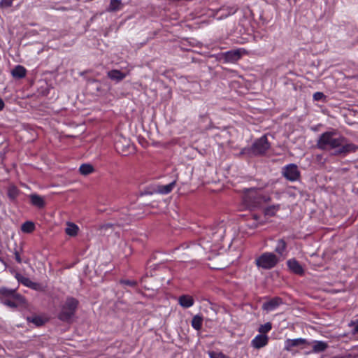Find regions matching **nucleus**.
I'll return each instance as SVG.
<instances>
[{
    "mask_svg": "<svg viewBox=\"0 0 358 358\" xmlns=\"http://www.w3.org/2000/svg\"><path fill=\"white\" fill-rule=\"evenodd\" d=\"M19 190L15 187H10L8 191V195L9 198L14 200L18 195Z\"/></svg>",
    "mask_w": 358,
    "mask_h": 358,
    "instance_id": "7c9ffc66",
    "label": "nucleus"
},
{
    "mask_svg": "<svg viewBox=\"0 0 358 358\" xmlns=\"http://www.w3.org/2000/svg\"><path fill=\"white\" fill-rule=\"evenodd\" d=\"M209 355L210 358H228L221 352H209Z\"/></svg>",
    "mask_w": 358,
    "mask_h": 358,
    "instance_id": "c9c22d12",
    "label": "nucleus"
},
{
    "mask_svg": "<svg viewBox=\"0 0 358 358\" xmlns=\"http://www.w3.org/2000/svg\"><path fill=\"white\" fill-rule=\"evenodd\" d=\"M79 171L82 175L87 176L94 171V167L90 164H83L80 166Z\"/></svg>",
    "mask_w": 358,
    "mask_h": 358,
    "instance_id": "bb28decb",
    "label": "nucleus"
},
{
    "mask_svg": "<svg viewBox=\"0 0 358 358\" xmlns=\"http://www.w3.org/2000/svg\"><path fill=\"white\" fill-rule=\"evenodd\" d=\"M78 229V227L76 224L74 223L68 222L65 232L70 236H75L77 235Z\"/></svg>",
    "mask_w": 358,
    "mask_h": 358,
    "instance_id": "393cba45",
    "label": "nucleus"
},
{
    "mask_svg": "<svg viewBox=\"0 0 358 358\" xmlns=\"http://www.w3.org/2000/svg\"><path fill=\"white\" fill-rule=\"evenodd\" d=\"M310 343L304 338L287 339L285 342V350L292 351L294 348L309 345Z\"/></svg>",
    "mask_w": 358,
    "mask_h": 358,
    "instance_id": "6e6552de",
    "label": "nucleus"
},
{
    "mask_svg": "<svg viewBox=\"0 0 358 358\" xmlns=\"http://www.w3.org/2000/svg\"><path fill=\"white\" fill-rule=\"evenodd\" d=\"M353 325L355 327H354V329L352 330V333L353 334L358 333V320L357 321V322L353 323Z\"/></svg>",
    "mask_w": 358,
    "mask_h": 358,
    "instance_id": "58836bf2",
    "label": "nucleus"
},
{
    "mask_svg": "<svg viewBox=\"0 0 358 358\" xmlns=\"http://www.w3.org/2000/svg\"><path fill=\"white\" fill-rule=\"evenodd\" d=\"M317 146L323 150H335V155H346L358 150L357 145L348 143L343 136L335 137V133L331 131L322 134L317 141Z\"/></svg>",
    "mask_w": 358,
    "mask_h": 358,
    "instance_id": "f257e3e1",
    "label": "nucleus"
},
{
    "mask_svg": "<svg viewBox=\"0 0 358 358\" xmlns=\"http://www.w3.org/2000/svg\"><path fill=\"white\" fill-rule=\"evenodd\" d=\"M268 341V337L264 334L257 335L252 341V345L255 348L259 349L265 346Z\"/></svg>",
    "mask_w": 358,
    "mask_h": 358,
    "instance_id": "f8f14e48",
    "label": "nucleus"
},
{
    "mask_svg": "<svg viewBox=\"0 0 358 358\" xmlns=\"http://www.w3.org/2000/svg\"><path fill=\"white\" fill-rule=\"evenodd\" d=\"M203 317L196 315L194 316L192 320V326L194 329L199 331L202 326Z\"/></svg>",
    "mask_w": 358,
    "mask_h": 358,
    "instance_id": "cd10ccee",
    "label": "nucleus"
},
{
    "mask_svg": "<svg viewBox=\"0 0 358 358\" xmlns=\"http://www.w3.org/2000/svg\"><path fill=\"white\" fill-rule=\"evenodd\" d=\"M100 234L103 236L108 235L114 231V224L111 223H107L101 224L99 227Z\"/></svg>",
    "mask_w": 358,
    "mask_h": 358,
    "instance_id": "4be33fe9",
    "label": "nucleus"
},
{
    "mask_svg": "<svg viewBox=\"0 0 358 358\" xmlns=\"http://www.w3.org/2000/svg\"><path fill=\"white\" fill-rule=\"evenodd\" d=\"M226 229L223 223H220L211 229V237L213 241L219 242L224 237Z\"/></svg>",
    "mask_w": 358,
    "mask_h": 358,
    "instance_id": "1a4fd4ad",
    "label": "nucleus"
},
{
    "mask_svg": "<svg viewBox=\"0 0 358 358\" xmlns=\"http://www.w3.org/2000/svg\"><path fill=\"white\" fill-rule=\"evenodd\" d=\"M287 264L289 268L295 274L301 275L304 273L302 266L295 259L288 260Z\"/></svg>",
    "mask_w": 358,
    "mask_h": 358,
    "instance_id": "9b49d317",
    "label": "nucleus"
},
{
    "mask_svg": "<svg viewBox=\"0 0 358 358\" xmlns=\"http://www.w3.org/2000/svg\"><path fill=\"white\" fill-rule=\"evenodd\" d=\"M13 0H1L0 2V6L1 7H9L12 5Z\"/></svg>",
    "mask_w": 358,
    "mask_h": 358,
    "instance_id": "e433bc0d",
    "label": "nucleus"
},
{
    "mask_svg": "<svg viewBox=\"0 0 358 358\" xmlns=\"http://www.w3.org/2000/svg\"><path fill=\"white\" fill-rule=\"evenodd\" d=\"M26 73H27L26 69L21 65L16 66L11 71L12 76L17 79H21V78L25 77Z\"/></svg>",
    "mask_w": 358,
    "mask_h": 358,
    "instance_id": "dca6fc26",
    "label": "nucleus"
},
{
    "mask_svg": "<svg viewBox=\"0 0 358 358\" xmlns=\"http://www.w3.org/2000/svg\"><path fill=\"white\" fill-rule=\"evenodd\" d=\"M25 300L24 297L22 296L21 300L13 299L12 298H8L3 301V303L7 306L10 308H17L19 305L24 303Z\"/></svg>",
    "mask_w": 358,
    "mask_h": 358,
    "instance_id": "412c9836",
    "label": "nucleus"
},
{
    "mask_svg": "<svg viewBox=\"0 0 358 358\" xmlns=\"http://www.w3.org/2000/svg\"><path fill=\"white\" fill-rule=\"evenodd\" d=\"M313 345V352H324L327 348L328 345L324 341H314Z\"/></svg>",
    "mask_w": 358,
    "mask_h": 358,
    "instance_id": "b1692460",
    "label": "nucleus"
},
{
    "mask_svg": "<svg viewBox=\"0 0 358 358\" xmlns=\"http://www.w3.org/2000/svg\"><path fill=\"white\" fill-rule=\"evenodd\" d=\"M176 185V180L166 185H159L157 187V192L161 194H168L172 191Z\"/></svg>",
    "mask_w": 358,
    "mask_h": 358,
    "instance_id": "5701e85b",
    "label": "nucleus"
},
{
    "mask_svg": "<svg viewBox=\"0 0 358 358\" xmlns=\"http://www.w3.org/2000/svg\"><path fill=\"white\" fill-rule=\"evenodd\" d=\"M357 194H358V189H357Z\"/></svg>",
    "mask_w": 358,
    "mask_h": 358,
    "instance_id": "a18cd8bd",
    "label": "nucleus"
},
{
    "mask_svg": "<svg viewBox=\"0 0 358 358\" xmlns=\"http://www.w3.org/2000/svg\"><path fill=\"white\" fill-rule=\"evenodd\" d=\"M15 260L18 263H21L22 262V259H21L20 255V254H19V252L17 251L15 252Z\"/></svg>",
    "mask_w": 358,
    "mask_h": 358,
    "instance_id": "4c0bfd02",
    "label": "nucleus"
},
{
    "mask_svg": "<svg viewBox=\"0 0 358 358\" xmlns=\"http://www.w3.org/2000/svg\"><path fill=\"white\" fill-rule=\"evenodd\" d=\"M4 107V103L3 100L0 98V110H1Z\"/></svg>",
    "mask_w": 358,
    "mask_h": 358,
    "instance_id": "ea45409f",
    "label": "nucleus"
},
{
    "mask_svg": "<svg viewBox=\"0 0 358 358\" xmlns=\"http://www.w3.org/2000/svg\"><path fill=\"white\" fill-rule=\"evenodd\" d=\"M235 11H236V10H231V13H235Z\"/></svg>",
    "mask_w": 358,
    "mask_h": 358,
    "instance_id": "79ce46f5",
    "label": "nucleus"
},
{
    "mask_svg": "<svg viewBox=\"0 0 358 358\" xmlns=\"http://www.w3.org/2000/svg\"><path fill=\"white\" fill-rule=\"evenodd\" d=\"M0 294L7 298H12L17 300L22 299V295L16 293L15 289H8L6 287L0 288Z\"/></svg>",
    "mask_w": 358,
    "mask_h": 358,
    "instance_id": "4468645a",
    "label": "nucleus"
},
{
    "mask_svg": "<svg viewBox=\"0 0 358 358\" xmlns=\"http://www.w3.org/2000/svg\"><path fill=\"white\" fill-rule=\"evenodd\" d=\"M287 248V242L284 238L278 239L274 251L280 256H285Z\"/></svg>",
    "mask_w": 358,
    "mask_h": 358,
    "instance_id": "2eb2a0df",
    "label": "nucleus"
},
{
    "mask_svg": "<svg viewBox=\"0 0 358 358\" xmlns=\"http://www.w3.org/2000/svg\"><path fill=\"white\" fill-rule=\"evenodd\" d=\"M78 306V301L73 297H68L62 307L58 315V318L63 321L69 322L75 315Z\"/></svg>",
    "mask_w": 358,
    "mask_h": 358,
    "instance_id": "7ed1b4c3",
    "label": "nucleus"
},
{
    "mask_svg": "<svg viewBox=\"0 0 358 358\" xmlns=\"http://www.w3.org/2000/svg\"><path fill=\"white\" fill-rule=\"evenodd\" d=\"M272 328V325L271 322H266V324L261 325L259 331L261 334H266Z\"/></svg>",
    "mask_w": 358,
    "mask_h": 358,
    "instance_id": "2f4dec72",
    "label": "nucleus"
},
{
    "mask_svg": "<svg viewBox=\"0 0 358 358\" xmlns=\"http://www.w3.org/2000/svg\"><path fill=\"white\" fill-rule=\"evenodd\" d=\"M179 304L183 308H189L194 304V299L189 295H182L178 299Z\"/></svg>",
    "mask_w": 358,
    "mask_h": 358,
    "instance_id": "a211bd4d",
    "label": "nucleus"
},
{
    "mask_svg": "<svg viewBox=\"0 0 358 358\" xmlns=\"http://www.w3.org/2000/svg\"><path fill=\"white\" fill-rule=\"evenodd\" d=\"M270 201V196L262 194L259 189L250 188L244 190L243 202L250 210L259 208Z\"/></svg>",
    "mask_w": 358,
    "mask_h": 358,
    "instance_id": "f03ea898",
    "label": "nucleus"
},
{
    "mask_svg": "<svg viewBox=\"0 0 358 358\" xmlns=\"http://www.w3.org/2000/svg\"><path fill=\"white\" fill-rule=\"evenodd\" d=\"M120 282L123 285H127L131 287H134L137 285V282L136 280H121Z\"/></svg>",
    "mask_w": 358,
    "mask_h": 358,
    "instance_id": "473e14b6",
    "label": "nucleus"
},
{
    "mask_svg": "<svg viewBox=\"0 0 358 358\" xmlns=\"http://www.w3.org/2000/svg\"><path fill=\"white\" fill-rule=\"evenodd\" d=\"M35 229V225L33 222L27 221L22 224L21 230L24 233H31Z\"/></svg>",
    "mask_w": 358,
    "mask_h": 358,
    "instance_id": "c85d7f7f",
    "label": "nucleus"
},
{
    "mask_svg": "<svg viewBox=\"0 0 358 358\" xmlns=\"http://www.w3.org/2000/svg\"><path fill=\"white\" fill-rule=\"evenodd\" d=\"M31 199V203L32 205L41 208H43L45 206V201L42 196L38 195V194H31L29 196Z\"/></svg>",
    "mask_w": 358,
    "mask_h": 358,
    "instance_id": "aec40b11",
    "label": "nucleus"
},
{
    "mask_svg": "<svg viewBox=\"0 0 358 358\" xmlns=\"http://www.w3.org/2000/svg\"><path fill=\"white\" fill-rule=\"evenodd\" d=\"M283 176L286 179L290 181H296L300 176V172L298 170L297 166L294 164H290L283 169Z\"/></svg>",
    "mask_w": 358,
    "mask_h": 358,
    "instance_id": "0eeeda50",
    "label": "nucleus"
},
{
    "mask_svg": "<svg viewBox=\"0 0 358 358\" xmlns=\"http://www.w3.org/2000/svg\"><path fill=\"white\" fill-rule=\"evenodd\" d=\"M326 98L325 95L320 92H317L313 94V99L315 101L324 100Z\"/></svg>",
    "mask_w": 358,
    "mask_h": 358,
    "instance_id": "72a5a7b5",
    "label": "nucleus"
},
{
    "mask_svg": "<svg viewBox=\"0 0 358 358\" xmlns=\"http://www.w3.org/2000/svg\"><path fill=\"white\" fill-rule=\"evenodd\" d=\"M247 53L245 49L230 50L224 53V59L227 62H234L238 60L243 54Z\"/></svg>",
    "mask_w": 358,
    "mask_h": 358,
    "instance_id": "9d476101",
    "label": "nucleus"
},
{
    "mask_svg": "<svg viewBox=\"0 0 358 358\" xmlns=\"http://www.w3.org/2000/svg\"><path fill=\"white\" fill-rule=\"evenodd\" d=\"M279 209L280 205H272L266 208L264 210V213L266 216L273 217L275 215L276 213L279 210Z\"/></svg>",
    "mask_w": 358,
    "mask_h": 358,
    "instance_id": "a878e982",
    "label": "nucleus"
},
{
    "mask_svg": "<svg viewBox=\"0 0 358 358\" xmlns=\"http://www.w3.org/2000/svg\"><path fill=\"white\" fill-rule=\"evenodd\" d=\"M15 278L18 280V282H21L26 287H28L32 288V289L36 288L37 284L32 282L29 278L24 277L20 273H16Z\"/></svg>",
    "mask_w": 358,
    "mask_h": 358,
    "instance_id": "f3484780",
    "label": "nucleus"
},
{
    "mask_svg": "<svg viewBox=\"0 0 358 358\" xmlns=\"http://www.w3.org/2000/svg\"><path fill=\"white\" fill-rule=\"evenodd\" d=\"M108 76L111 80L119 82L126 77V74L119 70L114 69L108 72Z\"/></svg>",
    "mask_w": 358,
    "mask_h": 358,
    "instance_id": "6ab92c4d",
    "label": "nucleus"
},
{
    "mask_svg": "<svg viewBox=\"0 0 358 358\" xmlns=\"http://www.w3.org/2000/svg\"><path fill=\"white\" fill-rule=\"evenodd\" d=\"M120 0H110L108 10L116 11L120 9L121 6Z\"/></svg>",
    "mask_w": 358,
    "mask_h": 358,
    "instance_id": "c756f323",
    "label": "nucleus"
},
{
    "mask_svg": "<svg viewBox=\"0 0 358 358\" xmlns=\"http://www.w3.org/2000/svg\"><path fill=\"white\" fill-rule=\"evenodd\" d=\"M270 143L268 141L266 135L256 140L250 148H245L242 150V154L252 152L255 155H262L266 153L269 149Z\"/></svg>",
    "mask_w": 358,
    "mask_h": 358,
    "instance_id": "39448f33",
    "label": "nucleus"
},
{
    "mask_svg": "<svg viewBox=\"0 0 358 358\" xmlns=\"http://www.w3.org/2000/svg\"><path fill=\"white\" fill-rule=\"evenodd\" d=\"M252 216H253L254 220H257L259 219V216L256 214L253 215Z\"/></svg>",
    "mask_w": 358,
    "mask_h": 358,
    "instance_id": "a19ab883",
    "label": "nucleus"
},
{
    "mask_svg": "<svg viewBox=\"0 0 358 358\" xmlns=\"http://www.w3.org/2000/svg\"><path fill=\"white\" fill-rule=\"evenodd\" d=\"M282 303V299L280 297H275L270 301L265 302L262 305V308L266 311H271L277 308Z\"/></svg>",
    "mask_w": 358,
    "mask_h": 358,
    "instance_id": "ddd939ff",
    "label": "nucleus"
},
{
    "mask_svg": "<svg viewBox=\"0 0 358 358\" xmlns=\"http://www.w3.org/2000/svg\"><path fill=\"white\" fill-rule=\"evenodd\" d=\"M96 90H99V86L96 87Z\"/></svg>",
    "mask_w": 358,
    "mask_h": 358,
    "instance_id": "c03bdc74",
    "label": "nucleus"
},
{
    "mask_svg": "<svg viewBox=\"0 0 358 358\" xmlns=\"http://www.w3.org/2000/svg\"><path fill=\"white\" fill-rule=\"evenodd\" d=\"M115 146L117 151L123 155H127L134 150L130 140L122 135L115 140Z\"/></svg>",
    "mask_w": 358,
    "mask_h": 358,
    "instance_id": "423d86ee",
    "label": "nucleus"
},
{
    "mask_svg": "<svg viewBox=\"0 0 358 358\" xmlns=\"http://www.w3.org/2000/svg\"><path fill=\"white\" fill-rule=\"evenodd\" d=\"M31 322L34 323L38 327L41 326L43 324V320L38 316L33 317L31 320Z\"/></svg>",
    "mask_w": 358,
    "mask_h": 358,
    "instance_id": "f704fd0d",
    "label": "nucleus"
},
{
    "mask_svg": "<svg viewBox=\"0 0 358 358\" xmlns=\"http://www.w3.org/2000/svg\"><path fill=\"white\" fill-rule=\"evenodd\" d=\"M94 83H97L98 82L96 80H93Z\"/></svg>",
    "mask_w": 358,
    "mask_h": 358,
    "instance_id": "37998d69",
    "label": "nucleus"
},
{
    "mask_svg": "<svg viewBox=\"0 0 358 358\" xmlns=\"http://www.w3.org/2000/svg\"><path fill=\"white\" fill-rule=\"evenodd\" d=\"M279 262L278 256L273 252H264L255 260L257 267L265 270L274 268Z\"/></svg>",
    "mask_w": 358,
    "mask_h": 358,
    "instance_id": "20e7f679",
    "label": "nucleus"
}]
</instances>
